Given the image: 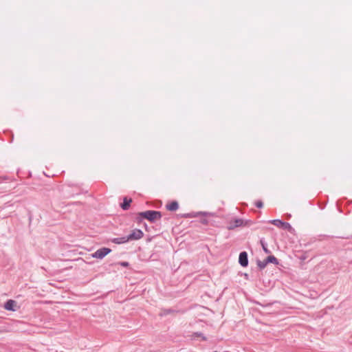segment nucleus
<instances>
[{"label": "nucleus", "mask_w": 352, "mask_h": 352, "mask_svg": "<svg viewBox=\"0 0 352 352\" xmlns=\"http://www.w3.org/2000/svg\"><path fill=\"white\" fill-rule=\"evenodd\" d=\"M138 217L147 219L151 223H155L162 218V212L156 210H146L138 214Z\"/></svg>", "instance_id": "obj_1"}, {"label": "nucleus", "mask_w": 352, "mask_h": 352, "mask_svg": "<svg viewBox=\"0 0 352 352\" xmlns=\"http://www.w3.org/2000/svg\"><path fill=\"white\" fill-rule=\"evenodd\" d=\"M247 223H248V222L245 221L243 219L237 218V219H235L234 221H230L227 228L229 230H232L235 229L236 228L246 226Z\"/></svg>", "instance_id": "obj_2"}, {"label": "nucleus", "mask_w": 352, "mask_h": 352, "mask_svg": "<svg viewBox=\"0 0 352 352\" xmlns=\"http://www.w3.org/2000/svg\"><path fill=\"white\" fill-rule=\"evenodd\" d=\"M144 236L143 232L140 229H134L131 233L126 236L128 241H136L142 239Z\"/></svg>", "instance_id": "obj_3"}, {"label": "nucleus", "mask_w": 352, "mask_h": 352, "mask_svg": "<svg viewBox=\"0 0 352 352\" xmlns=\"http://www.w3.org/2000/svg\"><path fill=\"white\" fill-rule=\"evenodd\" d=\"M111 250L108 248H102L97 250L94 253L92 254V257L99 259H102L105 256L109 254Z\"/></svg>", "instance_id": "obj_4"}, {"label": "nucleus", "mask_w": 352, "mask_h": 352, "mask_svg": "<svg viewBox=\"0 0 352 352\" xmlns=\"http://www.w3.org/2000/svg\"><path fill=\"white\" fill-rule=\"evenodd\" d=\"M239 263L242 267L248 265V255L245 251L241 252L239 256Z\"/></svg>", "instance_id": "obj_5"}, {"label": "nucleus", "mask_w": 352, "mask_h": 352, "mask_svg": "<svg viewBox=\"0 0 352 352\" xmlns=\"http://www.w3.org/2000/svg\"><path fill=\"white\" fill-rule=\"evenodd\" d=\"M16 302L13 300H8L4 305V308L8 311H15Z\"/></svg>", "instance_id": "obj_6"}, {"label": "nucleus", "mask_w": 352, "mask_h": 352, "mask_svg": "<svg viewBox=\"0 0 352 352\" xmlns=\"http://www.w3.org/2000/svg\"><path fill=\"white\" fill-rule=\"evenodd\" d=\"M166 208L168 210L175 211L178 209L179 204H178L177 201H173L171 203H170L169 204H167L166 206Z\"/></svg>", "instance_id": "obj_7"}, {"label": "nucleus", "mask_w": 352, "mask_h": 352, "mask_svg": "<svg viewBox=\"0 0 352 352\" xmlns=\"http://www.w3.org/2000/svg\"><path fill=\"white\" fill-rule=\"evenodd\" d=\"M131 202H132L131 199H128L127 197H124L123 199V203L121 204V208L124 210H127L129 208L130 204Z\"/></svg>", "instance_id": "obj_8"}, {"label": "nucleus", "mask_w": 352, "mask_h": 352, "mask_svg": "<svg viewBox=\"0 0 352 352\" xmlns=\"http://www.w3.org/2000/svg\"><path fill=\"white\" fill-rule=\"evenodd\" d=\"M111 242L116 243V244H123L128 242L126 236L118 237V238H113L111 239Z\"/></svg>", "instance_id": "obj_9"}, {"label": "nucleus", "mask_w": 352, "mask_h": 352, "mask_svg": "<svg viewBox=\"0 0 352 352\" xmlns=\"http://www.w3.org/2000/svg\"><path fill=\"white\" fill-rule=\"evenodd\" d=\"M265 259L267 261V263H274L275 265L278 264V259L273 255H270V256H267Z\"/></svg>", "instance_id": "obj_10"}, {"label": "nucleus", "mask_w": 352, "mask_h": 352, "mask_svg": "<svg viewBox=\"0 0 352 352\" xmlns=\"http://www.w3.org/2000/svg\"><path fill=\"white\" fill-rule=\"evenodd\" d=\"M267 264H268V263H267L266 259H265L264 261H260V260H258V261H257V265H258V267L261 270L264 269V268L267 266Z\"/></svg>", "instance_id": "obj_11"}, {"label": "nucleus", "mask_w": 352, "mask_h": 352, "mask_svg": "<svg viewBox=\"0 0 352 352\" xmlns=\"http://www.w3.org/2000/svg\"><path fill=\"white\" fill-rule=\"evenodd\" d=\"M271 223L273 225H274V226H277L278 228H281V226H283V221H281L280 219H274V220L271 221Z\"/></svg>", "instance_id": "obj_12"}, {"label": "nucleus", "mask_w": 352, "mask_h": 352, "mask_svg": "<svg viewBox=\"0 0 352 352\" xmlns=\"http://www.w3.org/2000/svg\"><path fill=\"white\" fill-rule=\"evenodd\" d=\"M281 228L284 230H290L292 228L289 223L283 221V226H281Z\"/></svg>", "instance_id": "obj_13"}, {"label": "nucleus", "mask_w": 352, "mask_h": 352, "mask_svg": "<svg viewBox=\"0 0 352 352\" xmlns=\"http://www.w3.org/2000/svg\"><path fill=\"white\" fill-rule=\"evenodd\" d=\"M173 311H173V310H172V309H164V310L162 311V313H160V315L161 316H163L168 315V314H170V313H172V312H173Z\"/></svg>", "instance_id": "obj_14"}, {"label": "nucleus", "mask_w": 352, "mask_h": 352, "mask_svg": "<svg viewBox=\"0 0 352 352\" xmlns=\"http://www.w3.org/2000/svg\"><path fill=\"white\" fill-rule=\"evenodd\" d=\"M261 245H262L263 251L267 254L270 253V251L267 249L266 244L265 243H263L262 241H261Z\"/></svg>", "instance_id": "obj_15"}, {"label": "nucleus", "mask_w": 352, "mask_h": 352, "mask_svg": "<svg viewBox=\"0 0 352 352\" xmlns=\"http://www.w3.org/2000/svg\"><path fill=\"white\" fill-rule=\"evenodd\" d=\"M255 206L258 208H261L263 206V203L261 200H258L255 202Z\"/></svg>", "instance_id": "obj_16"}, {"label": "nucleus", "mask_w": 352, "mask_h": 352, "mask_svg": "<svg viewBox=\"0 0 352 352\" xmlns=\"http://www.w3.org/2000/svg\"><path fill=\"white\" fill-rule=\"evenodd\" d=\"M9 177L8 176H0V184L6 180H8Z\"/></svg>", "instance_id": "obj_17"}, {"label": "nucleus", "mask_w": 352, "mask_h": 352, "mask_svg": "<svg viewBox=\"0 0 352 352\" xmlns=\"http://www.w3.org/2000/svg\"><path fill=\"white\" fill-rule=\"evenodd\" d=\"M200 215L207 216V215H211L212 214L206 212H200L198 213Z\"/></svg>", "instance_id": "obj_18"}, {"label": "nucleus", "mask_w": 352, "mask_h": 352, "mask_svg": "<svg viewBox=\"0 0 352 352\" xmlns=\"http://www.w3.org/2000/svg\"><path fill=\"white\" fill-rule=\"evenodd\" d=\"M120 264L121 266H123V267H127L129 265V263L128 262H125V261L121 262Z\"/></svg>", "instance_id": "obj_19"}, {"label": "nucleus", "mask_w": 352, "mask_h": 352, "mask_svg": "<svg viewBox=\"0 0 352 352\" xmlns=\"http://www.w3.org/2000/svg\"><path fill=\"white\" fill-rule=\"evenodd\" d=\"M201 223L203 224L207 225L208 223V221L206 219H204V220L201 221Z\"/></svg>", "instance_id": "obj_20"}, {"label": "nucleus", "mask_w": 352, "mask_h": 352, "mask_svg": "<svg viewBox=\"0 0 352 352\" xmlns=\"http://www.w3.org/2000/svg\"><path fill=\"white\" fill-rule=\"evenodd\" d=\"M213 352H217V351H213Z\"/></svg>", "instance_id": "obj_21"}]
</instances>
